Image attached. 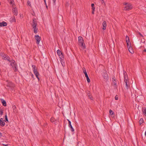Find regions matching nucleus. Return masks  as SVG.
<instances>
[{"mask_svg": "<svg viewBox=\"0 0 146 146\" xmlns=\"http://www.w3.org/2000/svg\"><path fill=\"white\" fill-rule=\"evenodd\" d=\"M146 131H145V136H146Z\"/></svg>", "mask_w": 146, "mask_h": 146, "instance_id": "nucleus-50", "label": "nucleus"}, {"mask_svg": "<svg viewBox=\"0 0 146 146\" xmlns=\"http://www.w3.org/2000/svg\"><path fill=\"white\" fill-rule=\"evenodd\" d=\"M78 38L79 45L81 46L83 49L86 48L85 44L82 37L81 36H79L78 37Z\"/></svg>", "mask_w": 146, "mask_h": 146, "instance_id": "nucleus-2", "label": "nucleus"}, {"mask_svg": "<svg viewBox=\"0 0 146 146\" xmlns=\"http://www.w3.org/2000/svg\"><path fill=\"white\" fill-rule=\"evenodd\" d=\"M138 34L142 37H143V35L140 33L139 32Z\"/></svg>", "mask_w": 146, "mask_h": 146, "instance_id": "nucleus-42", "label": "nucleus"}, {"mask_svg": "<svg viewBox=\"0 0 146 146\" xmlns=\"http://www.w3.org/2000/svg\"><path fill=\"white\" fill-rule=\"evenodd\" d=\"M7 25V23L3 21L2 22L0 23V27H5Z\"/></svg>", "mask_w": 146, "mask_h": 146, "instance_id": "nucleus-14", "label": "nucleus"}, {"mask_svg": "<svg viewBox=\"0 0 146 146\" xmlns=\"http://www.w3.org/2000/svg\"><path fill=\"white\" fill-rule=\"evenodd\" d=\"M15 111H16V110H13V112L14 113L15 112Z\"/></svg>", "mask_w": 146, "mask_h": 146, "instance_id": "nucleus-53", "label": "nucleus"}, {"mask_svg": "<svg viewBox=\"0 0 146 146\" xmlns=\"http://www.w3.org/2000/svg\"><path fill=\"white\" fill-rule=\"evenodd\" d=\"M1 102L2 105L3 106H7L6 102L5 100H3V99H1Z\"/></svg>", "mask_w": 146, "mask_h": 146, "instance_id": "nucleus-17", "label": "nucleus"}, {"mask_svg": "<svg viewBox=\"0 0 146 146\" xmlns=\"http://www.w3.org/2000/svg\"><path fill=\"white\" fill-rule=\"evenodd\" d=\"M32 67L33 69V71L34 74L38 80V81H39L40 79L38 76L39 75V74L38 72L37 71V69L36 68L35 66L34 65H33L32 66Z\"/></svg>", "mask_w": 146, "mask_h": 146, "instance_id": "nucleus-4", "label": "nucleus"}, {"mask_svg": "<svg viewBox=\"0 0 146 146\" xmlns=\"http://www.w3.org/2000/svg\"><path fill=\"white\" fill-rule=\"evenodd\" d=\"M126 84V88L127 89H128L129 88V85L128 84V82H125Z\"/></svg>", "mask_w": 146, "mask_h": 146, "instance_id": "nucleus-24", "label": "nucleus"}, {"mask_svg": "<svg viewBox=\"0 0 146 146\" xmlns=\"http://www.w3.org/2000/svg\"><path fill=\"white\" fill-rule=\"evenodd\" d=\"M32 23V24L33 28L34 29V33L36 34L37 33V24L36 19L35 18L33 19Z\"/></svg>", "mask_w": 146, "mask_h": 146, "instance_id": "nucleus-1", "label": "nucleus"}, {"mask_svg": "<svg viewBox=\"0 0 146 146\" xmlns=\"http://www.w3.org/2000/svg\"><path fill=\"white\" fill-rule=\"evenodd\" d=\"M7 86L9 87L11 90H13L15 87V84L10 81L7 80Z\"/></svg>", "mask_w": 146, "mask_h": 146, "instance_id": "nucleus-3", "label": "nucleus"}, {"mask_svg": "<svg viewBox=\"0 0 146 146\" xmlns=\"http://www.w3.org/2000/svg\"><path fill=\"white\" fill-rule=\"evenodd\" d=\"M101 1L102 2V3H104V1L103 0H101Z\"/></svg>", "mask_w": 146, "mask_h": 146, "instance_id": "nucleus-46", "label": "nucleus"}, {"mask_svg": "<svg viewBox=\"0 0 146 146\" xmlns=\"http://www.w3.org/2000/svg\"><path fill=\"white\" fill-rule=\"evenodd\" d=\"M44 1V2L45 3V5H46V1Z\"/></svg>", "mask_w": 146, "mask_h": 146, "instance_id": "nucleus-49", "label": "nucleus"}, {"mask_svg": "<svg viewBox=\"0 0 146 146\" xmlns=\"http://www.w3.org/2000/svg\"><path fill=\"white\" fill-rule=\"evenodd\" d=\"M15 111H16V110H13V112L14 113L15 112Z\"/></svg>", "mask_w": 146, "mask_h": 146, "instance_id": "nucleus-52", "label": "nucleus"}, {"mask_svg": "<svg viewBox=\"0 0 146 146\" xmlns=\"http://www.w3.org/2000/svg\"><path fill=\"white\" fill-rule=\"evenodd\" d=\"M87 93L89 97V98H90V99H91V100H92V96L90 94V92L89 91H88Z\"/></svg>", "mask_w": 146, "mask_h": 146, "instance_id": "nucleus-19", "label": "nucleus"}, {"mask_svg": "<svg viewBox=\"0 0 146 146\" xmlns=\"http://www.w3.org/2000/svg\"><path fill=\"white\" fill-rule=\"evenodd\" d=\"M68 127L71 129V131L72 132H73L74 131V129L73 128V127L71 125H68Z\"/></svg>", "mask_w": 146, "mask_h": 146, "instance_id": "nucleus-23", "label": "nucleus"}, {"mask_svg": "<svg viewBox=\"0 0 146 146\" xmlns=\"http://www.w3.org/2000/svg\"><path fill=\"white\" fill-rule=\"evenodd\" d=\"M128 37H129L127 36H126V39L128 38Z\"/></svg>", "mask_w": 146, "mask_h": 146, "instance_id": "nucleus-48", "label": "nucleus"}, {"mask_svg": "<svg viewBox=\"0 0 146 146\" xmlns=\"http://www.w3.org/2000/svg\"><path fill=\"white\" fill-rule=\"evenodd\" d=\"M103 73L104 74L103 75V76L104 79L106 80H108L109 77L108 76L107 74V72L106 70H104Z\"/></svg>", "mask_w": 146, "mask_h": 146, "instance_id": "nucleus-9", "label": "nucleus"}, {"mask_svg": "<svg viewBox=\"0 0 146 146\" xmlns=\"http://www.w3.org/2000/svg\"><path fill=\"white\" fill-rule=\"evenodd\" d=\"M30 74H31V76H32V78H33V77H34V75H33V74H32L31 72H30Z\"/></svg>", "mask_w": 146, "mask_h": 146, "instance_id": "nucleus-40", "label": "nucleus"}, {"mask_svg": "<svg viewBox=\"0 0 146 146\" xmlns=\"http://www.w3.org/2000/svg\"><path fill=\"white\" fill-rule=\"evenodd\" d=\"M46 7L47 8H48V6L46 5Z\"/></svg>", "mask_w": 146, "mask_h": 146, "instance_id": "nucleus-54", "label": "nucleus"}, {"mask_svg": "<svg viewBox=\"0 0 146 146\" xmlns=\"http://www.w3.org/2000/svg\"><path fill=\"white\" fill-rule=\"evenodd\" d=\"M128 48V50L130 53L131 54H133L134 53V51L131 46Z\"/></svg>", "mask_w": 146, "mask_h": 146, "instance_id": "nucleus-20", "label": "nucleus"}, {"mask_svg": "<svg viewBox=\"0 0 146 146\" xmlns=\"http://www.w3.org/2000/svg\"><path fill=\"white\" fill-rule=\"evenodd\" d=\"M139 125H141V124L142 123H140V122H139Z\"/></svg>", "mask_w": 146, "mask_h": 146, "instance_id": "nucleus-51", "label": "nucleus"}, {"mask_svg": "<svg viewBox=\"0 0 146 146\" xmlns=\"http://www.w3.org/2000/svg\"><path fill=\"white\" fill-rule=\"evenodd\" d=\"M13 0H11V2H10V3L11 4H12V2H13Z\"/></svg>", "mask_w": 146, "mask_h": 146, "instance_id": "nucleus-45", "label": "nucleus"}, {"mask_svg": "<svg viewBox=\"0 0 146 146\" xmlns=\"http://www.w3.org/2000/svg\"><path fill=\"white\" fill-rule=\"evenodd\" d=\"M67 120L68 121V125H71V121L69 119H67Z\"/></svg>", "mask_w": 146, "mask_h": 146, "instance_id": "nucleus-36", "label": "nucleus"}, {"mask_svg": "<svg viewBox=\"0 0 146 146\" xmlns=\"http://www.w3.org/2000/svg\"><path fill=\"white\" fill-rule=\"evenodd\" d=\"M2 136V133L0 132V138H1V137Z\"/></svg>", "mask_w": 146, "mask_h": 146, "instance_id": "nucleus-44", "label": "nucleus"}, {"mask_svg": "<svg viewBox=\"0 0 146 146\" xmlns=\"http://www.w3.org/2000/svg\"><path fill=\"white\" fill-rule=\"evenodd\" d=\"M102 25L103 26V28L102 29L104 30L106 29L107 24H106V22L105 21H103V22L102 23Z\"/></svg>", "mask_w": 146, "mask_h": 146, "instance_id": "nucleus-15", "label": "nucleus"}, {"mask_svg": "<svg viewBox=\"0 0 146 146\" xmlns=\"http://www.w3.org/2000/svg\"><path fill=\"white\" fill-rule=\"evenodd\" d=\"M145 12H146V9H145Z\"/></svg>", "mask_w": 146, "mask_h": 146, "instance_id": "nucleus-55", "label": "nucleus"}, {"mask_svg": "<svg viewBox=\"0 0 146 146\" xmlns=\"http://www.w3.org/2000/svg\"><path fill=\"white\" fill-rule=\"evenodd\" d=\"M109 112L110 113V114L111 115H112L114 114L113 111H112L111 110H110Z\"/></svg>", "mask_w": 146, "mask_h": 146, "instance_id": "nucleus-27", "label": "nucleus"}, {"mask_svg": "<svg viewBox=\"0 0 146 146\" xmlns=\"http://www.w3.org/2000/svg\"><path fill=\"white\" fill-rule=\"evenodd\" d=\"M12 66L15 72H17L18 71L17 65L16 63H15Z\"/></svg>", "mask_w": 146, "mask_h": 146, "instance_id": "nucleus-11", "label": "nucleus"}, {"mask_svg": "<svg viewBox=\"0 0 146 146\" xmlns=\"http://www.w3.org/2000/svg\"><path fill=\"white\" fill-rule=\"evenodd\" d=\"M35 39L36 40V43L39 44L41 39V37L38 35H35Z\"/></svg>", "mask_w": 146, "mask_h": 146, "instance_id": "nucleus-7", "label": "nucleus"}, {"mask_svg": "<svg viewBox=\"0 0 146 146\" xmlns=\"http://www.w3.org/2000/svg\"><path fill=\"white\" fill-rule=\"evenodd\" d=\"M83 71L84 73V74L85 77L87 76H88V75L87 72L86 71V70L85 69V68H83Z\"/></svg>", "mask_w": 146, "mask_h": 146, "instance_id": "nucleus-18", "label": "nucleus"}, {"mask_svg": "<svg viewBox=\"0 0 146 146\" xmlns=\"http://www.w3.org/2000/svg\"><path fill=\"white\" fill-rule=\"evenodd\" d=\"M1 2H0V5H1Z\"/></svg>", "mask_w": 146, "mask_h": 146, "instance_id": "nucleus-57", "label": "nucleus"}, {"mask_svg": "<svg viewBox=\"0 0 146 146\" xmlns=\"http://www.w3.org/2000/svg\"><path fill=\"white\" fill-rule=\"evenodd\" d=\"M112 84L114 85V87L116 88H117V81L115 77L112 78Z\"/></svg>", "mask_w": 146, "mask_h": 146, "instance_id": "nucleus-10", "label": "nucleus"}, {"mask_svg": "<svg viewBox=\"0 0 146 146\" xmlns=\"http://www.w3.org/2000/svg\"><path fill=\"white\" fill-rule=\"evenodd\" d=\"M3 145L4 146H9V144H3Z\"/></svg>", "mask_w": 146, "mask_h": 146, "instance_id": "nucleus-38", "label": "nucleus"}, {"mask_svg": "<svg viewBox=\"0 0 146 146\" xmlns=\"http://www.w3.org/2000/svg\"><path fill=\"white\" fill-rule=\"evenodd\" d=\"M13 11L14 15H17L18 12L17 9L15 8L13 10Z\"/></svg>", "mask_w": 146, "mask_h": 146, "instance_id": "nucleus-21", "label": "nucleus"}, {"mask_svg": "<svg viewBox=\"0 0 146 146\" xmlns=\"http://www.w3.org/2000/svg\"><path fill=\"white\" fill-rule=\"evenodd\" d=\"M94 3H92L91 4V7H92V10H94L95 9V7H94Z\"/></svg>", "mask_w": 146, "mask_h": 146, "instance_id": "nucleus-29", "label": "nucleus"}, {"mask_svg": "<svg viewBox=\"0 0 146 146\" xmlns=\"http://www.w3.org/2000/svg\"><path fill=\"white\" fill-rule=\"evenodd\" d=\"M123 74L124 82H128V77L125 71H124Z\"/></svg>", "mask_w": 146, "mask_h": 146, "instance_id": "nucleus-8", "label": "nucleus"}, {"mask_svg": "<svg viewBox=\"0 0 146 146\" xmlns=\"http://www.w3.org/2000/svg\"><path fill=\"white\" fill-rule=\"evenodd\" d=\"M50 121L53 123L54 122V119L53 117H52L50 119Z\"/></svg>", "mask_w": 146, "mask_h": 146, "instance_id": "nucleus-31", "label": "nucleus"}, {"mask_svg": "<svg viewBox=\"0 0 146 146\" xmlns=\"http://www.w3.org/2000/svg\"><path fill=\"white\" fill-rule=\"evenodd\" d=\"M142 111L143 114L146 116V108L143 107L142 108Z\"/></svg>", "mask_w": 146, "mask_h": 146, "instance_id": "nucleus-16", "label": "nucleus"}, {"mask_svg": "<svg viewBox=\"0 0 146 146\" xmlns=\"http://www.w3.org/2000/svg\"><path fill=\"white\" fill-rule=\"evenodd\" d=\"M126 42H130L129 37H128V38H127L126 39Z\"/></svg>", "mask_w": 146, "mask_h": 146, "instance_id": "nucleus-33", "label": "nucleus"}, {"mask_svg": "<svg viewBox=\"0 0 146 146\" xmlns=\"http://www.w3.org/2000/svg\"><path fill=\"white\" fill-rule=\"evenodd\" d=\"M52 1L53 2L54 4L55 5L56 0H52Z\"/></svg>", "mask_w": 146, "mask_h": 146, "instance_id": "nucleus-41", "label": "nucleus"}, {"mask_svg": "<svg viewBox=\"0 0 146 146\" xmlns=\"http://www.w3.org/2000/svg\"><path fill=\"white\" fill-rule=\"evenodd\" d=\"M57 52L60 58L61 59V62H63L64 59V57L62 53L59 49L57 50Z\"/></svg>", "mask_w": 146, "mask_h": 146, "instance_id": "nucleus-5", "label": "nucleus"}, {"mask_svg": "<svg viewBox=\"0 0 146 146\" xmlns=\"http://www.w3.org/2000/svg\"><path fill=\"white\" fill-rule=\"evenodd\" d=\"M5 123L3 120V118H1L0 119V125L1 126H4L5 125Z\"/></svg>", "mask_w": 146, "mask_h": 146, "instance_id": "nucleus-13", "label": "nucleus"}, {"mask_svg": "<svg viewBox=\"0 0 146 146\" xmlns=\"http://www.w3.org/2000/svg\"><path fill=\"white\" fill-rule=\"evenodd\" d=\"M125 6L124 7V10L126 11H129L132 8V6L131 5L127 3L125 4Z\"/></svg>", "mask_w": 146, "mask_h": 146, "instance_id": "nucleus-6", "label": "nucleus"}, {"mask_svg": "<svg viewBox=\"0 0 146 146\" xmlns=\"http://www.w3.org/2000/svg\"><path fill=\"white\" fill-rule=\"evenodd\" d=\"M94 11H95V9H94V10H92V14H94Z\"/></svg>", "mask_w": 146, "mask_h": 146, "instance_id": "nucleus-43", "label": "nucleus"}, {"mask_svg": "<svg viewBox=\"0 0 146 146\" xmlns=\"http://www.w3.org/2000/svg\"><path fill=\"white\" fill-rule=\"evenodd\" d=\"M139 122L141 123H143L144 122V121L143 120V119L142 118H141L139 121Z\"/></svg>", "mask_w": 146, "mask_h": 146, "instance_id": "nucleus-32", "label": "nucleus"}, {"mask_svg": "<svg viewBox=\"0 0 146 146\" xmlns=\"http://www.w3.org/2000/svg\"><path fill=\"white\" fill-rule=\"evenodd\" d=\"M10 21L11 22H16V19L14 17H12L10 19Z\"/></svg>", "mask_w": 146, "mask_h": 146, "instance_id": "nucleus-22", "label": "nucleus"}, {"mask_svg": "<svg viewBox=\"0 0 146 146\" xmlns=\"http://www.w3.org/2000/svg\"><path fill=\"white\" fill-rule=\"evenodd\" d=\"M44 1H45L46 0H44Z\"/></svg>", "mask_w": 146, "mask_h": 146, "instance_id": "nucleus-56", "label": "nucleus"}, {"mask_svg": "<svg viewBox=\"0 0 146 146\" xmlns=\"http://www.w3.org/2000/svg\"><path fill=\"white\" fill-rule=\"evenodd\" d=\"M13 110H15V109L16 108V106H15V105L13 106Z\"/></svg>", "mask_w": 146, "mask_h": 146, "instance_id": "nucleus-39", "label": "nucleus"}, {"mask_svg": "<svg viewBox=\"0 0 146 146\" xmlns=\"http://www.w3.org/2000/svg\"><path fill=\"white\" fill-rule=\"evenodd\" d=\"M127 44V47L128 48L131 47V44L130 42H126Z\"/></svg>", "mask_w": 146, "mask_h": 146, "instance_id": "nucleus-25", "label": "nucleus"}, {"mask_svg": "<svg viewBox=\"0 0 146 146\" xmlns=\"http://www.w3.org/2000/svg\"><path fill=\"white\" fill-rule=\"evenodd\" d=\"M3 113V111L2 110H0V115H2Z\"/></svg>", "mask_w": 146, "mask_h": 146, "instance_id": "nucleus-35", "label": "nucleus"}, {"mask_svg": "<svg viewBox=\"0 0 146 146\" xmlns=\"http://www.w3.org/2000/svg\"><path fill=\"white\" fill-rule=\"evenodd\" d=\"M10 62H11V66H13V64H14L15 63H16L15 61L14 60H11V61Z\"/></svg>", "mask_w": 146, "mask_h": 146, "instance_id": "nucleus-26", "label": "nucleus"}, {"mask_svg": "<svg viewBox=\"0 0 146 146\" xmlns=\"http://www.w3.org/2000/svg\"><path fill=\"white\" fill-rule=\"evenodd\" d=\"M27 4H28V5L29 6H30V5H31V2H30V1H29L28 0V1H27Z\"/></svg>", "mask_w": 146, "mask_h": 146, "instance_id": "nucleus-34", "label": "nucleus"}, {"mask_svg": "<svg viewBox=\"0 0 146 146\" xmlns=\"http://www.w3.org/2000/svg\"><path fill=\"white\" fill-rule=\"evenodd\" d=\"M115 100H117L118 99V97L117 95H116L115 98Z\"/></svg>", "mask_w": 146, "mask_h": 146, "instance_id": "nucleus-37", "label": "nucleus"}, {"mask_svg": "<svg viewBox=\"0 0 146 146\" xmlns=\"http://www.w3.org/2000/svg\"><path fill=\"white\" fill-rule=\"evenodd\" d=\"M143 51L146 52V49H144V50H143Z\"/></svg>", "mask_w": 146, "mask_h": 146, "instance_id": "nucleus-47", "label": "nucleus"}, {"mask_svg": "<svg viewBox=\"0 0 146 146\" xmlns=\"http://www.w3.org/2000/svg\"><path fill=\"white\" fill-rule=\"evenodd\" d=\"M5 122H6V121H8V118H7V115H6L5 116Z\"/></svg>", "mask_w": 146, "mask_h": 146, "instance_id": "nucleus-30", "label": "nucleus"}, {"mask_svg": "<svg viewBox=\"0 0 146 146\" xmlns=\"http://www.w3.org/2000/svg\"><path fill=\"white\" fill-rule=\"evenodd\" d=\"M86 79H87V82L88 83H89L90 82V80L89 79V77L88 76H86Z\"/></svg>", "mask_w": 146, "mask_h": 146, "instance_id": "nucleus-28", "label": "nucleus"}, {"mask_svg": "<svg viewBox=\"0 0 146 146\" xmlns=\"http://www.w3.org/2000/svg\"><path fill=\"white\" fill-rule=\"evenodd\" d=\"M3 58L5 60H7L9 62H11V60H9L10 58L7 55L5 54H4L3 56Z\"/></svg>", "mask_w": 146, "mask_h": 146, "instance_id": "nucleus-12", "label": "nucleus"}]
</instances>
